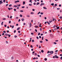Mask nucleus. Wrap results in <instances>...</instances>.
Listing matches in <instances>:
<instances>
[{"label":"nucleus","mask_w":62,"mask_h":62,"mask_svg":"<svg viewBox=\"0 0 62 62\" xmlns=\"http://www.w3.org/2000/svg\"><path fill=\"white\" fill-rule=\"evenodd\" d=\"M49 53L51 54H53L54 53V51H49Z\"/></svg>","instance_id":"nucleus-1"},{"label":"nucleus","mask_w":62,"mask_h":62,"mask_svg":"<svg viewBox=\"0 0 62 62\" xmlns=\"http://www.w3.org/2000/svg\"><path fill=\"white\" fill-rule=\"evenodd\" d=\"M3 2H2V0L0 1V5L2 4H3Z\"/></svg>","instance_id":"nucleus-2"},{"label":"nucleus","mask_w":62,"mask_h":62,"mask_svg":"<svg viewBox=\"0 0 62 62\" xmlns=\"http://www.w3.org/2000/svg\"><path fill=\"white\" fill-rule=\"evenodd\" d=\"M55 57L56 58H58L59 57H58V56H57V55H55Z\"/></svg>","instance_id":"nucleus-3"},{"label":"nucleus","mask_w":62,"mask_h":62,"mask_svg":"<svg viewBox=\"0 0 62 62\" xmlns=\"http://www.w3.org/2000/svg\"><path fill=\"white\" fill-rule=\"evenodd\" d=\"M20 2L19 0H17L16 1H15V3H17V2Z\"/></svg>","instance_id":"nucleus-4"},{"label":"nucleus","mask_w":62,"mask_h":62,"mask_svg":"<svg viewBox=\"0 0 62 62\" xmlns=\"http://www.w3.org/2000/svg\"><path fill=\"white\" fill-rule=\"evenodd\" d=\"M25 4V1H23V5H24Z\"/></svg>","instance_id":"nucleus-5"},{"label":"nucleus","mask_w":62,"mask_h":62,"mask_svg":"<svg viewBox=\"0 0 62 62\" xmlns=\"http://www.w3.org/2000/svg\"><path fill=\"white\" fill-rule=\"evenodd\" d=\"M21 20H22V21L23 22V21H24V19L23 18Z\"/></svg>","instance_id":"nucleus-6"},{"label":"nucleus","mask_w":62,"mask_h":62,"mask_svg":"<svg viewBox=\"0 0 62 62\" xmlns=\"http://www.w3.org/2000/svg\"><path fill=\"white\" fill-rule=\"evenodd\" d=\"M9 35V34H8L6 33L5 34V35L6 36H8V35Z\"/></svg>","instance_id":"nucleus-7"},{"label":"nucleus","mask_w":62,"mask_h":62,"mask_svg":"<svg viewBox=\"0 0 62 62\" xmlns=\"http://www.w3.org/2000/svg\"><path fill=\"white\" fill-rule=\"evenodd\" d=\"M31 40H32V38H30V40L29 42H31Z\"/></svg>","instance_id":"nucleus-8"},{"label":"nucleus","mask_w":62,"mask_h":62,"mask_svg":"<svg viewBox=\"0 0 62 62\" xmlns=\"http://www.w3.org/2000/svg\"><path fill=\"white\" fill-rule=\"evenodd\" d=\"M43 8H44V9H47V8H46L45 7H44Z\"/></svg>","instance_id":"nucleus-9"},{"label":"nucleus","mask_w":62,"mask_h":62,"mask_svg":"<svg viewBox=\"0 0 62 62\" xmlns=\"http://www.w3.org/2000/svg\"><path fill=\"white\" fill-rule=\"evenodd\" d=\"M4 23V22H2L1 23V25H3V23Z\"/></svg>","instance_id":"nucleus-10"},{"label":"nucleus","mask_w":62,"mask_h":62,"mask_svg":"<svg viewBox=\"0 0 62 62\" xmlns=\"http://www.w3.org/2000/svg\"><path fill=\"white\" fill-rule=\"evenodd\" d=\"M39 3L37 2V3L36 5H39Z\"/></svg>","instance_id":"nucleus-11"},{"label":"nucleus","mask_w":62,"mask_h":62,"mask_svg":"<svg viewBox=\"0 0 62 62\" xmlns=\"http://www.w3.org/2000/svg\"><path fill=\"white\" fill-rule=\"evenodd\" d=\"M51 5H52V6H54V3H51Z\"/></svg>","instance_id":"nucleus-12"},{"label":"nucleus","mask_w":62,"mask_h":62,"mask_svg":"<svg viewBox=\"0 0 62 62\" xmlns=\"http://www.w3.org/2000/svg\"><path fill=\"white\" fill-rule=\"evenodd\" d=\"M14 7H15V8H17V6L16 5H14Z\"/></svg>","instance_id":"nucleus-13"},{"label":"nucleus","mask_w":62,"mask_h":62,"mask_svg":"<svg viewBox=\"0 0 62 62\" xmlns=\"http://www.w3.org/2000/svg\"><path fill=\"white\" fill-rule=\"evenodd\" d=\"M47 23L49 24V25H50V23L49 22H48V21H46Z\"/></svg>","instance_id":"nucleus-14"},{"label":"nucleus","mask_w":62,"mask_h":62,"mask_svg":"<svg viewBox=\"0 0 62 62\" xmlns=\"http://www.w3.org/2000/svg\"><path fill=\"white\" fill-rule=\"evenodd\" d=\"M20 29V27H19L17 29V30H19V29Z\"/></svg>","instance_id":"nucleus-15"},{"label":"nucleus","mask_w":62,"mask_h":62,"mask_svg":"<svg viewBox=\"0 0 62 62\" xmlns=\"http://www.w3.org/2000/svg\"><path fill=\"white\" fill-rule=\"evenodd\" d=\"M6 44H8V41H6Z\"/></svg>","instance_id":"nucleus-16"},{"label":"nucleus","mask_w":62,"mask_h":62,"mask_svg":"<svg viewBox=\"0 0 62 62\" xmlns=\"http://www.w3.org/2000/svg\"><path fill=\"white\" fill-rule=\"evenodd\" d=\"M20 16L21 17H23V16L22 15H20Z\"/></svg>","instance_id":"nucleus-17"},{"label":"nucleus","mask_w":62,"mask_h":62,"mask_svg":"<svg viewBox=\"0 0 62 62\" xmlns=\"http://www.w3.org/2000/svg\"><path fill=\"white\" fill-rule=\"evenodd\" d=\"M41 52L42 53H43L44 52V51H43V50H41Z\"/></svg>","instance_id":"nucleus-18"},{"label":"nucleus","mask_w":62,"mask_h":62,"mask_svg":"<svg viewBox=\"0 0 62 62\" xmlns=\"http://www.w3.org/2000/svg\"><path fill=\"white\" fill-rule=\"evenodd\" d=\"M32 42H34V40L33 39L32 40Z\"/></svg>","instance_id":"nucleus-19"},{"label":"nucleus","mask_w":62,"mask_h":62,"mask_svg":"<svg viewBox=\"0 0 62 62\" xmlns=\"http://www.w3.org/2000/svg\"><path fill=\"white\" fill-rule=\"evenodd\" d=\"M12 6V5L10 4V5H9V7H11Z\"/></svg>","instance_id":"nucleus-20"},{"label":"nucleus","mask_w":62,"mask_h":62,"mask_svg":"<svg viewBox=\"0 0 62 62\" xmlns=\"http://www.w3.org/2000/svg\"><path fill=\"white\" fill-rule=\"evenodd\" d=\"M21 6V4H19L18 5H17V7H20Z\"/></svg>","instance_id":"nucleus-21"},{"label":"nucleus","mask_w":62,"mask_h":62,"mask_svg":"<svg viewBox=\"0 0 62 62\" xmlns=\"http://www.w3.org/2000/svg\"><path fill=\"white\" fill-rule=\"evenodd\" d=\"M31 14H34V13L33 12H31Z\"/></svg>","instance_id":"nucleus-22"},{"label":"nucleus","mask_w":62,"mask_h":62,"mask_svg":"<svg viewBox=\"0 0 62 62\" xmlns=\"http://www.w3.org/2000/svg\"><path fill=\"white\" fill-rule=\"evenodd\" d=\"M59 26L57 27V29H59Z\"/></svg>","instance_id":"nucleus-23"},{"label":"nucleus","mask_w":62,"mask_h":62,"mask_svg":"<svg viewBox=\"0 0 62 62\" xmlns=\"http://www.w3.org/2000/svg\"><path fill=\"white\" fill-rule=\"evenodd\" d=\"M40 33L39 32L38 34V36H39V35H40Z\"/></svg>","instance_id":"nucleus-24"},{"label":"nucleus","mask_w":62,"mask_h":62,"mask_svg":"<svg viewBox=\"0 0 62 62\" xmlns=\"http://www.w3.org/2000/svg\"><path fill=\"white\" fill-rule=\"evenodd\" d=\"M43 42H42V40H41L40 41V43H42Z\"/></svg>","instance_id":"nucleus-25"},{"label":"nucleus","mask_w":62,"mask_h":62,"mask_svg":"<svg viewBox=\"0 0 62 62\" xmlns=\"http://www.w3.org/2000/svg\"><path fill=\"white\" fill-rule=\"evenodd\" d=\"M20 11L21 12H23V10H20Z\"/></svg>","instance_id":"nucleus-26"},{"label":"nucleus","mask_w":62,"mask_h":62,"mask_svg":"<svg viewBox=\"0 0 62 62\" xmlns=\"http://www.w3.org/2000/svg\"><path fill=\"white\" fill-rule=\"evenodd\" d=\"M45 61H47V58H45Z\"/></svg>","instance_id":"nucleus-27"},{"label":"nucleus","mask_w":62,"mask_h":62,"mask_svg":"<svg viewBox=\"0 0 62 62\" xmlns=\"http://www.w3.org/2000/svg\"><path fill=\"white\" fill-rule=\"evenodd\" d=\"M40 14L41 15H43V13H42V12H41L40 13Z\"/></svg>","instance_id":"nucleus-28"},{"label":"nucleus","mask_w":62,"mask_h":62,"mask_svg":"<svg viewBox=\"0 0 62 62\" xmlns=\"http://www.w3.org/2000/svg\"><path fill=\"white\" fill-rule=\"evenodd\" d=\"M49 22H50V23H52V22H53V20H52L51 21H49Z\"/></svg>","instance_id":"nucleus-29"},{"label":"nucleus","mask_w":62,"mask_h":62,"mask_svg":"<svg viewBox=\"0 0 62 62\" xmlns=\"http://www.w3.org/2000/svg\"><path fill=\"white\" fill-rule=\"evenodd\" d=\"M8 9L9 10H10V8H8Z\"/></svg>","instance_id":"nucleus-30"},{"label":"nucleus","mask_w":62,"mask_h":62,"mask_svg":"<svg viewBox=\"0 0 62 62\" xmlns=\"http://www.w3.org/2000/svg\"><path fill=\"white\" fill-rule=\"evenodd\" d=\"M14 38H17V36H14Z\"/></svg>","instance_id":"nucleus-31"},{"label":"nucleus","mask_w":62,"mask_h":62,"mask_svg":"<svg viewBox=\"0 0 62 62\" xmlns=\"http://www.w3.org/2000/svg\"><path fill=\"white\" fill-rule=\"evenodd\" d=\"M34 53H35V51L32 52V54L33 55H34Z\"/></svg>","instance_id":"nucleus-32"},{"label":"nucleus","mask_w":62,"mask_h":62,"mask_svg":"<svg viewBox=\"0 0 62 62\" xmlns=\"http://www.w3.org/2000/svg\"><path fill=\"white\" fill-rule=\"evenodd\" d=\"M25 8V7L24 6H23V7H22V8Z\"/></svg>","instance_id":"nucleus-33"},{"label":"nucleus","mask_w":62,"mask_h":62,"mask_svg":"<svg viewBox=\"0 0 62 62\" xmlns=\"http://www.w3.org/2000/svg\"><path fill=\"white\" fill-rule=\"evenodd\" d=\"M12 28H14V25H13V26H12Z\"/></svg>","instance_id":"nucleus-34"},{"label":"nucleus","mask_w":62,"mask_h":62,"mask_svg":"<svg viewBox=\"0 0 62 62\" xmlns=\"http://www.w3.org/2000/svg\"><path fill=\"white\" fill-rule=\"evenodd\" d=\"M8 36L9 37H10V36H11V35H8Z\"/></svg>","instance_id":"nucleus-35"},{"label":"nucleus","mask_w":62,"mask_h":62,"mask_svg":"<svg viewBox=\"0 0 62 62\" xmlns=\"http://www.w3.org/2000/svg\"><path fill=\"white\" fill-rule=\"evenodd\" d=\"M3 2H4V3H5V2H6V0H3Z\"/></svg>","instance_id":"nucleus-36"},{"label":"nucleus","mask_w":62,"mask_h":62,"mask_svg":"<svg viewBox=\"0 0 62 62\" xmlns=\"http://www.w3.org/2000/svg\"><path fill=\"white\" fill-rule=\"evenodd\" d=\"M16 30H15L14 31V33H16Z\"/></svg>","instance_id":"nucleus-37"},{"label":"nucleus","mask_w":62,"mask_h":62,"mask_svg":"<svg viewBox=\"0 0 62 62\" xmlns=\"http://www.w3.org/2000/svg\"><path fill=\"white\" fill-rule=\"evenodd\" d=\"M3 33H5L6 32V31H3Z\"/></svg>","instance_id":"nucleus-38"},{"label":"nucleus","mask_w":62,"mask_h":62,"mask_svg":"<svg viewBox=\"0 0 62 62\" xmlns=\"http://www.w3.org/2000/svg\"><path fill=\"white\" fill-rule=\"evenodd\" d=\"M42 29H41V28H40V31H42Z\"/></svg>","instance_id":"nucleus-39"},{"label":"nucleus","mask_w":62,"mask_h":62,"mask_svg":"<svg viewBox=\"0 0 62 62\" xmlns=\"http://www.w3.org/2000/svg\"><path fill=\"white\" fill-rule=\"evenodd\" d=\"M40 12H38V15L39 14H40Z\"/></svg>","instance_id":"nucleus-40"},{"label":"nucleus","mask_w":62,"mask_h":62,"mask_svg":"<svg viewBox=\"0 0 62 62\" xmlns=\"http://www.w3.org/2000/svg\"><path fill=\"white\" fill-rule=\"evenodd\" d=\"M38 26H35V28H38Z\"/></svg>","instance_id":"nucleus-41"},{"label":"nucleus","mask_w":62,"mask_h":62,"mask_svg":"<svg viewBox=\"0 0 62 62\" xmlns=\"http://www.w3.org/2000/svg\"><path fill=\"white\" fill-rule=\"evenodd\" d=\"M29 6H32V4H29Z\"/></svg>","instance_id":"nucleus-42"},{"label":"nucleus","mask_w":62,"mask_h":62,"mask_svg":"<svg viewBox=\"0 0 62 62\" xmlns=\"http://www.w3.org/2000/svg\"><path fill=\"white\" fill-rule=\"evenodd\" d=\"M60 9L59 8H57V10H59V9Z\"/></svg>","instance_id":"nucleus-43"},{"label":"nucleus","mask_w":62,"mask_h":62,"mask_svg":"<svg viewBox=\"0 0 62 62\" xmlns=\"http://www.w3.org/2000/svg\"><path fill=\"white\" fill-rule=\"evenodd\" d=\"M27 17H30V16L28 15H27Z\"/></svg>","instance_id":"nucleus-44"},{"label":"nucleus","mask_w":62,"mask_h":62,"mask_svg":"<svg viewBox=\"0 0 62 62\" xmlns=\"http://www.w3.org/2000/svg\"><path fill=\"white\" fill-rule=\"evenodd\" d=\"M30 47H31L32 48H33V46H32V45H31Z\"/></svg>","instance_id":"nucleus-45"},{"label":"nucleus","mask_w":62,"mask_h":62,"mask_svg":"<svg viewBox=\"0 0 62 62\" xmlns=\"http://www.w3.org/2000/svg\"><path fill=\"white\" fill-rule=\"evenodd\" d=\"M45 40L46 41H48V39H46Z\"/></svg>","instance_id":"nucleus-46"},{"label":"nucleus","mask_w":62,"mask_h":62,"mask_svg":"<svg viewBox=\"0 0 62 62\" xmlns=\"http://www.w3.org/2000/svg\"><path fill=\"white\" fill-rule=\"evenodd\" d=\"M39 38H40V39H41V37L40 36H39Z\"/></svg>","instance_id":"nucleus-47"},{"label":"nucleus","mask_w":62,"mask_h":62,"mask_svg":"<svg viewBox=\"0 0 62 62\" xmlns=\"http://www.w3.org/2000/svg\"><path fill=\"white\" fill-rule=\"evenodd\" d=\"M33 59H36V58L35 57H34L33 58Z\"/></svg>","instance_id":"nucleus-48"},{"label":"nucleus","mask_w":62,"mask_h":62,"mask_svg":"<svg viewBox=\"0 0 62 62\" xmlns=\"http://www.w3.org/2000/svg\"><path fill=\"white\" fill-rule=\"evenodd\" d=\"M54 44H56V43L55 42H54Z\"/></svg>","instance_id":"nucleus-49"},{"label":"nucleus","mask_w":62,"mask_h":62,"mask_svg":"<svg viewBox=\"0 0 62 62\" xmlns=\"http://www.w3.org/2000/svg\"><path fill=\"white\" fill-rule=\"evenodd\" d=\"M41 4H42V5H44V3H42Z\"/></svg>","instance_id":"nucleus-50"},{"label":"nucleus","mask_w":62,"mask_h":62,"mask_svg":"<svg viewBox=\"0 0 62 62\" xmlns=\"http://www.w3.org/2000/svg\"><path fill=\"white\" fill-rule=\"evenodd\" d=\"M35 31H36V32H37V29H35Z\"/></svg>","instance_id":"nucleus-51"},{"label":"nucleus","mask_w":62,"mask_h":62,"mask_svg":"<svg viewBox=\"0 0 62 62\" xmlns=\"http://www.w3.org/2000/svg\"><path fill=\"white\" fill-rule=\"evenodd\" d=\"M37 54L36 53H35L34 54V55H36Z\"/></svg>","instance_id":"nucleus-52"},{"label":"nucleus","mask_w":62,"mask_h":62,"mask_svg":"<svg viewBox=\"0 0 62 62\" xmlns=\"http://www.w3.org/2000/svg\"><path fill=\"white\" fill-rule=\"evenodd\" d=\"M8 4H7L6 5V7H7V6H8Z\"/></svg>","instance_id":"nucleus-53"},{"label":"nucleus","mask_w":62,"mask_h":62,"mask_svg":"<svg viewBox=\"0 0 62 62\" xmlns=\"http://www.w3.org/2000/svg\"><path fill=\"white\" fill-rule=\"evenodd\" d=\"M49 53H50V52L49 51H48L47 52V54H49Z\"/></svg>","instance_id":"nucleus-54"},{"label":"nucleus","mask_w":62,"mask_h":62,"mask_svg":"<svg viewBox=\"0 0 62 62\" xmlns=\"http://www.w3.org/2000/svg\"><path fill=\"white\" fill-rule=\"evenodd\" d=\"M60 19H62V16H60Z\"/></svg>","instance_id":"nucleus-55"},{"label":"nucleus","mask_w":62,"mask_h":62,"mask_svg":"<svg viewBox=\"0 0 62 62\" xmlns=\"http://www.w3.org/2000/svg\"><path fill=\"white\" fill-rule=\"evenodd\" d=\"M44 18H45V20H46L47 19V18H46V17H45Z\"/></svg>","instance_id":"nucleus-56"},{"label":"nucleus","mask_w":62,"mask_h":62,"mask_svg":"<svg viewBox=\"0 0 62 62\" xmlns=\"http://www.w3.org/2000/svg\"><path fill=\"white\" fill-rule=\"evenodd\" d=\"M32 11H35V9H32Z\"/></svg>","instance_id":"nucleus-57"},{"label":"nucleus","mask_w":62,"mask_h":62,"mask_svg":"<svg viewBox=\"0 0 62 62\" xmlns=\"http://www.w3.org/2000/svg\"><path fill=\"white\" fill-rule=\"evenodd\" d=\"M42 40H43V37H42Z\"/></svg>","instance_id":"nucleus-58"},{"label":"nucleus","mask_w":62,"mask_h":62,"mask_svg":"<svg viewBox=\"0 0 62 62\" xmlns=\"http://www.w3.org/2000/svg\"><path fill=\"white\" fill-rule=\"evenodd\" d=\"M58 40H55V42H58Z\"/></svg>","instance_id":"nucleus-59"},{"label":"nucleus","mask_w":62,"mask_h":62,"mask_svg":"<svg viewBox=\"0 0 62 62\" xmlns=\"http://www.w3.org/2000/svg\"><path fill=\"white\" fill-rule=\"evenodd\" d=\"M4 26H5V27H7V25H5Z\"/></svg>","instance_id":"nucleus-60"},{"label":"nucleus","mask_w":62,"mask_h":62,"mask_svg":"<svg viewBox=\"0 0 62 62\" xmlns=\"http://www.w3.org/2000/svg\"><path fill=\"white\" fill-rule=\"evenodd\" d=\"M14 11H15L16 10V9H14Z\"/></svg>","instance_id":"nucleus-61"},{"label":"nucleus","mask_w":62,"mask_h":62,"mask_svg":"<svg viewBox=\"0 0 62 62\" xmlns=\"http://www.w3.org/2000/svg\"><path fill=\"white\" fill-rule=\"evenodd\" d=\"M12 59H13V57L12 56L11 57Z\"/></svg>","instance_id":"nucleus-62"},{"label":"nucleus","mask_w":62,"mask_h":62,"mask_svg":"<svg viewBox=\"0 0 62 62\" xmlns=\"http://www.w3.org/2000/svg\"><path fill=\"white\" fill-rule=\"evenodd\" d=\"M36 38H37V39H39V37H38V36H37L36 37Z\"/></svg>","instance_id":"nucleus-63"},{"label":"nucleus","mask_w":62,"mask_h":62,"mask_svg":"<svg viewBox=\"0 0 62 62\" xmlns=\"http://www.w3.org/2000/svg\"><path fill=\"white\" fill-rule=\"evenodd\" d=\"M60 59H61V60H62V56L61 58H60Z\"/></svg>","instance_id":"nucleus-64"}]
</instances>
